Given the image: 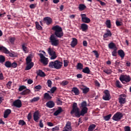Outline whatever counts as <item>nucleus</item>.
Wrapping results in <instances>:
<instances>
[{
  "mask_svg": "<svg viewBox=\"0 0 131 131\" xmlns=\"http://www.w3.org/2000/svg\"><path fill=\"white\" fill-rule=\"evenodd\" d=\"M81 21L83 23H90L91 22V19L86 17V14H81Z\"/></svg>",
  "mask_w": 131,
  "mask_h": 131,
  "instance_id": "nucleus-10",
  "label": "nucleus"
},
{
  "mask_svg": "<svg viewBox=\"0 0 131 131\" xmlns=\"http://www.w3.org/2000/svg\"><path fill=\"white\" fill-rule=\"evenodd\" d=\"M69 82L68 81L63 80L60 83L61 85H62V86H65V85H67Z\"/></svg>",
  "mask_w": 131,
  "mask_h": 131,
  "instance_id": "nucleus-46",
  "label": "nucleus"
},
{
  "mask_svg": "<svg viewBox=\"0 0 131 131\" xmlns=\"http://www.w3.org/2000/svg\"><path fill=\"white\" fill-rule=\"evenodd\" d=\"M52 81L51 80H48L47 81V85L49 88H52Z\"/></svg>",
  "mask_w": 131,
  "mask_h": 131,
  "instance_id": "nucleus-51",
  "label": "nucleus"
},
{
  "mask_svg": "<svg viewBox=\"0 0 131 131\" xmlns=\"http://www.w3.org/2000/svg\"><path fill=\"white\" fill-rule=\"evenodd\" d=\"M77 39L75 38H73L71 42V46L72 48H75V47L77 45Z\"/></svg>",
  "mask_w": 131,
  "mask_h": 131,
  "instance_id": "nucleus-16",
  "label": "nucleus"
},
{
  "mask_svg": "<svg viewBox=\"0 0 131 131\" xmlns=\"http://www.w3.org/2000/svg\"><path fill=\"white\" fill-rule=\"evenodd\" d=\"M77 69H78V70L83 69V64L80 62L78 63L77 65Z\"/></svg>",
  "mask_w": 131,
  "mask_h": 131,
  "instance_id": "nucleus-33",
  "label": "nucleus"
},
{
  "mask_svg": "<svg viewBox=\"0 0 131 131\" xmlns=\"http://www.w3.org/2000/svg\"><path fill=\"white\" fill-rule=\"evenodd\" d=\"M89 29V26L85 24H82L81 25V29L82 31L85 32Z\"/></svg>",
  "mask_w": 131,
  "mask_h": 131,
  "instance_id": "nucleus-19",
  "label": "nucleus"
},
{
  "mask_svg": "<svg viewBox=\"0 0 131 131\" xmlns=\"http://www.w3.org/2000/svg\"><path fill=\"white\" fill-rule=\"evenodd\" d=\"M40 58V62L41 63H42L43 65H48V63H49V59L48 58H46L42 53H39L38 54Z\"/></svg>",
  "mask_w": 131,
  "mask_h": 131,
  "instance_id": "nucleus-7",
  "label": "nucleus"
},
{
  "mask_svg": "<svg viewBox=\"0 0 131 131\" xmlns=\"http://www.w3.org/2000/svg\"><path fill=\"white\" fill-rule=\"evenodd\" d=\"M95 128H96V125L92 124L89 126L88 129L89 130L93 131L94 130V129H95Z\"/></svg>",
  "mask_w": 131,
  "mask_h": 131,
  "instance_id": "nucleus-38",
  "label": "nucleus"
},
{
  "mask_svg": "<svg viewBox=\"0 0 131 131\" xmlns=\"http://www.w3.org/2000/svg\"><path fill=\"white\" fill-rule=\"evenodd\" d=\"M40 113L38 111H36L33 114V119L35 122H38V120L40 119Z\"/></svg>",
  "mask_w": 131,
  "mask_h": 131,
  "instance_id": "nucleus-9",
  "label": "nucleus"
},
{
  "mask_svg": "<svg viewBox=\"0 0 131 131\" xmlns=\"http://www.w3.org/2000/svg\"><path fill=\"white\" fill-rule=\"evenodd\" d=\"M51 56V60H55V59H56V58H57V55L56 54V53H54V54L50 55Z\"/></svg>",
  "mask_w": 131,
  "mask_h": 131,
  "instance_id": "nucleus-55",
  "label": "nucleus"
},
{
  "mask_svg": "<svg viewBox=\"0 0 131 131\" xmlns=\"http://www.w3.org/2000/svg\"><path fill=\"white\" fill-rule=\"evenodd\" d=\"M24 90H26V86L21 85L18 89V91L19 92H22V91H23Z\"/></svg>",
  "mask_w": 131,
  "mask_h": 131,
  "instance_id": "nucleus-47",
  "label": "nucleus"
},
{
  "mask_svg": "<svg viewBox=\"0 0 131 131\" xmlns=\"http://www.w3.org/2000/svg\"><path fill=\"white\" fill-rule=\"evenodd\" d=\"M35 89L36 90H41V85H36V86L35 87Z\"/></svg>",
  "mask_w": 131,
  "mask_h": 131,
  "instance_id": "nucleus-64",
  "label": "nucleus"
},
{
  "mask_svg": "<svg viewBox=\"0 0 131 131\" xmlns=\"http://www.w3.org/2000/svg\"><path fill=\"white\" fill-rule=\"evenodd\" d=\"M123 117V115L120 112H117L113 117L112 119L115 121H118Z\"/></svg>",
  "mask_w": 131,
  "mask_h": 131,
  "instance_id": "nucleus-8",
  "label": "nucleus"
},
{
  "mask_svg": "<svg viewBox=\"0 0 131 131\" xmlns=\"http://www.w3.org/2000/svg\"><path fill=\"white\" fill-rule=\"evenodd\" d=\"M125 98L121 97L119 98V102L120 104H125Z\"/></svg>",
  "mask_w": 131,
  "mask_h": 131,
  "instance_id": "nucleus-30",
  "label": "nucleus"
},
{
  "mask_svg": "<svg viewBox=\"0 0 131 131\" xmlns=\"http://www.w3.org/2000/svg\"><path fill=\"white\" fill-rule=\"evenodd\" d=\"M124 131H130V127L128 126H125Z\"/></svg>",
  "mask_w": 131,
  "mask_h": 131,
  "instance_id": "nucleus-59",
  "label": "nucleus"
},
{
  "mask_svg": "<svg viewBox=\"0 0 131 131\" xmlns=\"http://www.w3.org/2000/svg\"><path fill=\"white\" fill-rule=\"evenodd\" d=\"M111 116H112V115L109 114L107 115V116H105L104 117V120H106V121H108L110 118H111Z\"/></svg>",
  "mask_w": 131,
  "mask_h": 131,
  "instance_id": "nucleus-41",
  "label": "nucleus"
},
{
  "mask_svg": "<svg viewBox=\"0 0 131 131\" xmlns=\"http://www.w3.org/2000/svg\"><path fill=\"white\" fill-rule=\"evenodd\" d=\"M43 99L45 100H51V99H52V96H51L49 93H46L44 94Z\"/></svg>",
  "mask_w": 131,
  "mask_h": 131,
  "instance_id": "nucleus-25",
  "label": "nucleus"
},
{
  "mask_svg": "<svg viewBox=\"0 0 131 131\" xmlns=\"http://www.w3.org/2000/svg\"><path fill=\"white\" fill-rule=\"evenodd\" d=\"M112 36V33L110 30H106V33H104L103 35L104 38H107V37H111Z\"/></svg>",
  "mask_w": 131,
  "mask_h": 131,
  "instance_id": "nucleus-14",
  "label": "nucleus"
},
{
  "mask_svg": "<svg viewBox=\"0 0 131 131\" xmlns=\"http://www.w3.org/2000/svg\"><path fill=\"white\" fill-rule=\"evenodd\" d=\"M118 54L122 59L124 58V56H125V53H124V51L122 50H119L118 51Z\"/></svg>",
  "mask_w": 131,
  "mask_h": 131,
  "instance_id": "nucleus-17",
  "label": "nucleus"
},
{
  "mask_svg": "<svg viewBox=\"0 0 131 131\" xmlns=\"http://www.w3.org/2000/svg\"><path fill=\"white\" fill-rule=\"evenodd\" d=\"M52 29L55 32L54 34L51 35L49 38V42L54 47H58V46H59V41L56 37L58 38H62L64 36V32H63L62 27L58 25L53 27Z\"/></svg>",
  "mask_w": 131,
  "mask_h": 131,
  "instance_id": "nucleus-1",
  "label": "nucleus"
},
{
  "mask_svg": "<svg viewBox=\"0 0 131 131\" xmlns=\"http://www.w3.org/2000/svg\"><path fill=\"white\" fill-rule=\"evenodd\" d=\"M56 90H57V88L55 86H54L51 88V89L50 90V92L51 94H54V93H55V92H56Z\"/></svg>",
  "mask_w": 131,
  "mask_h": 131,
  "instance_id": "nucleus-48",
  "label": "nucleus"
},
{
  "mask_svg": "<svg viewBox=\"0 0 131 131\" xmlns=\"http://www.w3.org/2000/svg\"><path fill=\"white\" fill-rule=\"evenodd\" d=\"M0 51H2L5 54H9V56L11 58H14V57H17V53L14 52H10L4 46H0Z\"/></svg>",
  "mask_w": 131,
  "mask_h": 131,
  "instance_id": "nucleus-5",
  "label": "nucleus"
},
{
  "mask_svg": "<svg viewBox=\"0 0 131 131\" xmlns=\"http://www.w3.org/2000/svg\"><path fill=\"white\" fill-rule=\"evenodd\" d=\"M27 66L26 67V70H30V69L31 68H32V67H33L34 63H33V62H31L29 64H27Z\"/></svg>",
  "mask_w": 131,
  "mask_h": 131,
  "instance_id": "nucleus-26",
  "label": "nucleus"
},
{
  "mask_svg": "<svg viewBox=\"0 0 131 131\" xmlns=\"http://www.w3.org/2000/svg\"><path fill=\"white\" fill-rule=\"evenodd\" d=\"M39 126H40L41 128H42V127H43V123H42V120H39Z\"/></svg>",
  "mask_w": 131,
  "mask_h": 131,
  "instance_id": "nucleus-56",
  "label": "nucleus"
},
{
  "mask_svg": "<svg viewBox=\"0 0 131 131\" xmlns=\"http://www.w3.org/2000/svg\"><path fill=\"white\" fill-rule=\"evenodd\" d=\"M31 118H32V114H31V113H29L27 116V119L28 120L30 121Z\"/></svg>",
  "mask_w": 131,
  "mask_h": 131,
  "instance_id": "nucleus-52",
  "label": "nucleus"
},
{
  "mask_svg": "<svg viewBox=\"0 0 131 131\" xmlns=\"http://www.w3.org/2000/svg\"><path fill=\"white\" fill-rule=\"evenodd\" d=\"M17 63L14 62L13 63H11V67H12L13 68H16V67H17Z\"/></svg>",
  "mask_w": 131,
  "mask_h": 131,
  "instance_id": "nucleus-60",
  "label": "nucleus"
},
{
  "mask_svg": "<svg viewBox=\"0 0 131 131\" xmlns=\"http://www.w3.org/2000/svg\"><path fill=\"white\" fill-rule=\"evenodd\" d=\"M116 86H117V88H121V85H120V81H119V80L116 81Z\"/></svg>",
  "mask_w": 131,
  "mask_h": 131,
  "instance_id": "nucleus-49",
  "label": "nucleus"
},
{
  "mask_svg": "<svg viewBox=\"0 0 131 131\" xmlns=\"http://www.w3.org/2000/svg\"><path fill=\"white\" fill-rule=\"evenodd\" d=\"M6 61V58L4 55H0V63H4Z\"/></svg>",
  "mask_w": 131,
  "mask_h": 131,
  "instance_id": "nucleus-44",
  "label": "nucleus"
},
{
  "mask_svg": "<svg viewBox=\"0 0 131 131\" xmlns=\"http://www.w3.org/2000/svg\"><path fill=\"white\" fill-rule=\"evenodd\" d=\"M40 99V97H34L30 100V102L33 103L34 102H37L38 101H39Z\"/></svg>",
  "mask_w": 131,
  "mask_h": 131,
  "instance_id": "nucleus-35",
  "label": "nucleus"
},
{
  "mask_svg": "<svg viewBox=\"0 0 131 131\" xmlns=\"http://www.w3.org/2000/svg\"><path fill=\"white\" fill-rule=\"evenodd\" d=\"M79 106L80 107V108L81 109V116H84V115L88 113V108L86 107V106H88L86 101H82L80 104H79Z\"/></svg>",
  "mask_w": 131,
  "mask_h": 131,
  "instance_id": "nucleus-4",
  "label": "nucleus"
},
{
  "mask_svg": "<svg viewBox=\"0 0 131 131\" xmlns=\"http://www.w3.org/2000/svg\"><path fill=\"white\" fill-rule=\"evenodd\" d=\"M31 61H32V59H31V57L30 56H28L26 58V62L27 64H29L31 63Z\"/></svg>",
  "mask_w": 131,
  "mask_h": 131,
  "instance_id": "nucleus-45",
  "label": "nucleus"
},
{
  "mask_svg": "<svg viewBox=\"0 0 131 131\" xmlns=\"http://www.w3.org/2000/svg\"><path fill=\"white\" fill-rule=\"evenodd\" d=\"M81 90L82 91V93L84 94V95H86V94L90 92V88L88 87H85L84 88H82Z\"/></svg>",
  "mask_w": 131,
  "mask_h": 131,
  "instance_id": "nucleus-28",
  "label": "nucleus"
},
{
  "mask_svg": "<svg viewBox=\"0 0 131 131\" xmlns=\"http://www.w3.org/2000/svg\"><path fill=\"white\" fill-rule=\"evenodd\" d=\"M116 24L117 26H121L122 25V22L116 20Z\"/></svg>",
  "mask_w": 131,
  "mask_h": 131,
  "instance_id": "nucleus-54",
  "label": "nucleus"
},
{
  "mask_svg": "<svg viewBox=\"0 0 131 131\" xmlns=\"http://www.w3.org/2000/svg\"><path fill=\"white\" fill-rule=\"evenodd\" d=\"M35 24L36 25V28L38 30H41L42 29V27L40 26V25H39V23H38V21H36L35 23Z\"/></svg>",
  "mask_w": 131,
  "mask_h": 131,
  "instance_id": "nucleus-31",
  "label": "nucleus"
},
{
  "mask_svg": "<svg viewBox=\"0 0 131 131\" xmlns=\"http://www.w3.org/2000/svg\"><path fill=\"white\" fill-rule=\"evenodd\" d=\"M104 95L111 96L110 95V92L108 91V90H106L104 91Z\"/></svg>",
  "mask_w": 131,
  "mask_h": 131,
  "instance_id": "nucleus-53",
  "label": "nucleus"
},
{
  "mask_svg": "<svg viewBox=\"0 0 131 131\" xmlns=\"http://www.w3.org/2000/svg\"><path fill=\"white\" fill-rule=\"evenodd\" d=\"M9 40L11 43H14V41H15V40H16V38L11 37V38H10Z\"/></svg>",
  "mask_w": 131,
  "mask_h": 131,
  "instance_id": "nucleus-58",
  "label": "nucleus"
},
{
  "mask_svg": "<svg viewBox=\"0 0 131 131\" xmlns=\"http://www.w3.org/2000/svg\"><path fill=\"white\" fill-rule=\"evenodd\" d=\"M72 92H73L76 96L79 95V90L76 87H74L72 90Z\"/></svg>",
  "mask_w": 131,
  "mask_h": 131,
  "instance_id": "nucleus-22",
  "label": "nucleus"
},
{
  "mask_svg": "<svg viewBox=\"0 0 131 131\" xmlns=\"http://www.w3.org/2000/svg\"><path fill=\"white\" fill-rule=\"evenodd\" d=\"M66 127L67 128V129H69V130H71V122H70V121H68L67 122Z\"/></svg>",
  "mask_w": 131,
  "mask_h": 131,
  "instance_id": "nucleus-34",
  "label": "nucleus"
},
{
  "mask_svg": "<svg viewBox=\"0 0 131 131\" xmlns=\"http://www.w3.org/2000/svg\"><path fill=\"white\" fill-rule=\"evenodd\" d=\"M46 106L48 108H54L55 107V103L53 101H49L47 102Z\"/></svg>",
  "mask_w": 131,
  "mask_h": 131,
  "instance_id": "nucleus-15",
  "label": "nucleus"
},
{
  "mask_svg": "<svg viewBox=\"0 0 131 131\" xmlns=\"http://www.w3.org/2000/svg\"><path fill=\"white\" fill-rule=\"evenodd\" d=\"M5 66H6L7 68H11V67H12V63L10 61H7L5 62Z\"/></svg>",
  "mask_w": 131,
  "mask_h": 131,
  "instance_id": "nucleus-32",
  "label": "nucleus"
},
{
  "mask_svg": "<svg viewBox=\"0 0 131 131\" xmlns=\"http://www.w3.org/2000/svg\"><path fill=\"white\" fill-rule=\"evenodd\" d=\"M76 117L79 118L81 116V112H79V108L77 106V103L74 102L73 104L72 110L71 111V114H74Z\"/></svg>",
  "mask_w": 131,
  "mask_h": 131,
  "instance_id": "nucleus-2",
  "label": "nucleus"
},
{
  "mask_svg": "<svg viewBox=\"0 0 131 131\" xmlns=\"http://www.w3.org/2000/svg\"><path fill=\"white\" fill-rule=\"evenodd\" d=\"M10 113H12V111L10 109H7L5 111L4 114V118H8L9 116L10 115Z\"/></svg>",
  "mask_w": 131,
  "mask_h": 131,
  "instance_id": "nucleus-13",
  "label": "nucleus"
},
{
  "mask_svg": "<svg viewBox=\"0 0 131 131\" xmlns=\"http://www.w3.org/2000/svg\"><path fill=\"white\" fill-rule=\"evenodd\" d=\"M37 74L38 76H40V77H45L46 76V74L41 70H39L37 72Z\"/></svg>",
  "mask_w": 131,
  "mask_h": 131,
  "instance_id": "nucleus-21",
  "label": "nucleus"
},
{
  "mask_svg": "<svg viewBox=\"0 0 131 131\" xmlns=\"http://www.w3.org/2000/svg\"><path fill=\"white\" fill-rule=\"evenodd\" d=\"M13 106L16 108H21L22 107V102L20 99H17L13 102Z\"/></svg>",
  "mask_w": 131,
  "mask_h": 131,
  "instance_id": "nucleus-11",
  "label": "nucleus"
},
{
  "mask_svg": "<svg viewBox=\"0 0 131 131\" xmlns=\"http://www.w3.org/2000/svg\"><path fill=\"white\" fill-rule=\"evenodd\" d=\"M108 48L109 49H111V50H113V49H117L116 48V45H115V43H113V42L108 44Z\"/></svg>",
  "mask_w": 131,
  "mask_h": 131,
  "instance_id": "nucleus-27",
  "label": "nucleus"
},
{
  "mask_svg": "<svg viewBox=\"0 0 131 131\" xmlns=\"http://www.w3.org/2000/svg\"><path fill=\"white\" fill-rule=\"evenodd\" d=\"M21 49L25 53H27L28 52V50H27V43L24 42L21 45Z\"/></svg>",
  "mask_w": 131,
  "mask_h": 131,
  "instance_id": "nucleus-18",
  "label": "nucleus"
},
{
  "mask_svg": "<svg viewBox=\"0 0 131 131\" xmlns=\"http://www.w3.org/2000/svg\"><path fill=\"white\" fill-rule=\"evenodd\" d=\"M12 82L11 81H8L7 83V86L8 88H11V85H12Z\"/></svg>",
  "mask_w": 131,
  "mask_h": 131,
  "instance_id": "nucleus-62",
  "label": "nucleus"
},
{
  "mask_svg": "<svg viewBox=\"0 0 131 131\" xmlns=\"http://www.w3.org/2000/svg\"><path fill=\"white\" fill-rule=\"evenodd\" d=\"M62 112H63V110H62V107H58V109L54 112V115H55V116H58V115L60 114V113H62Z\"/></svg>",
  "mask_w": 131,
  "mask_h": 131,
  "instance_id": "nucleus-20",
  "label": "nucleus"
},
{
  "mask_svg": "<svg viewBox=\"0 0 131 131\" xmlns=\"http://www.w3.org/2000/svg\"><path fill=\"white\" fill-rule=\"evenodd\" d=\"M93 53L95 54V55L96 56V58H99V53H98V51L94 50L93 51Z\"/></svg>",
  "mask_w": 131,
  "mask_h": 131,
  "instance_id": "nucleus-57",
  "label": "nucleus"
},
{
  "mask_svg": "<svg viewBox=\"0 0 131 131\" xmlns=\"http://www.w3.org/2000/svg\"><path fill=\"white\" fill-rule=\"evenodd\" d=\"M119 80L122 83H127L131 80V78L129 75H121L119 77Z\"/></svg>",
  "mask_w": 131,
  "mask_h": 131,
  "instance_id": "nucleus-6",
  "label": "nucleus"
},
{
  "mask_svg": "<svg viewBox=\"0 0 131 131\" xmlns=\"http://www.w3.org/2000/svg\"><path fill=\"white\" fill-rule=\"evenodd\" d=\"M103 72H104V73H106V74H108L109 75L111 74V73H112V71H111V70L110 69H105L103 70Z\"/></svg>",
  "mask_w": 131,
  "mask_h": 131,
  "instance_id": "nucleus-39",
  "label": "nucleus"
},
{
  "mask_svg": "<svg viewBox=\"0 0 131 131\" xmlns=\"http://www.w3.org/2000/svg\"><path fill=\"white\" fill-rule=\"evenodd\" d=\"M28 94H30V90L27 89L20 93L21 96H26V95H28Z\"/></svg>",
  "mask_w": 131,
  "mask_h": 131,
  "instance_id": "nucleus-24",
  "label": "nucleus"
},
{
  "mask_svg": "<svg viewBox=\"0 0 131 131\" xmlns=\"http://www.w3.org/2000/svg\"><path fill=\"white\" fill-rule=\"evenodd\" d=\"M48 52L50 56H52V55H54V54H56V52L54 51V50L51 48H48Z\"/></svg>",
  "mask_w": 131,
  "mask_h": 131,
  "instance_id": "nucleus-29",
  "label": "nucleus"
},
{
  "mask_svg": "<svg viewBox=\"0 0 131 131\" xmlns=\"http://www.w3.org/2000/svg\"><path fill=\"white\" fill-rule=\"evenodd\" d=\"M59 128L58 126H55V127L52 128V131L59 130Z\"/></svg>",
  "mask_w": 131,
  "mask_h": 131,
  "instance_id": "nucleus-63",
  "label": "nucleus"
},
{
  "mask_svg": "<svg viewBox=\"0 0 131 131\" xmlns=\"http://www.w3.org/2000/svg\"><path fill=\"white\" fill-rule=\"evenodd\" d=\"M43 21H45L47 25H50L52 24V22H53L52 18L49 16L44 17Z\"/></svg>",
  "mask_w": 131,
  "mask_h": 131,
  "instance_id": "nucleus-12",
  "label": "nucleus"
},
{
  "mask_svg": "<svg viewBox=\"0 0 131 131\" xmlns=\"http://www.w3.org/2000/svg\"><path fill=\"white\" fill-rule=\"evenodd\" d=\"M82 71L83 73H86V74H90V73H91V70H90V68L88 67L83 69Z\"/></svg>",
  "mask_w": 131,
  "mask_h": 131,
  "instance_id": "nucleus-23",
  "label": "nucleus"
},
{
  "mask_svg": "<svg viewBox=\"0 0 131 131\" xmlns=\"http://www.w3.org/2000/svg\"><path fill=\"white\" fill-rule=\"evenodd\" d=\"M57 105H62L63 104V102L61 101L60 98H57V102H56Z\"/></svg>",
  "mask_w": 131,
  "mask_h": 131,
  "instance_id": "nucleus-50",
  "label": "nucleus"
},
{
  "mask_svg": "<svg viewBox=\"0 0 131 131\" xmlns=\"http://www.w3.org/2000/svg\"><path fill=\"white\" fill-rule=\"evenodd\" d=\"M19 125H21L23 126V125H26V122H25L23 120H20L18 122Z\"/></svg>",
  "mask_w": 131,
  "mask_h": 131,
  "instance_id": "nucleus-43",
  "label": "nucleus"
},
{
  "mask_svg": "<svg viewBox=\"0 0 131 131\" xmlns=\"http://www.w3.org/2000/svg\"><path fill=\"white\" fill-rule=\"evenodd\" d=\"M86 8V6H85L84 4H80L79 5V10H80V11H83V10H84Z\"/></svg>",
  "mask_w": 131,
  "mask_h": 131,
  "instance_id": "nucleus-36",
  "label": "nucleus"
},
{
  "mask_svg": "<svg viewBox=\"0 0 131 131\" xmlns=\"http://www.w3.org/2000/svg\"><path fill=\"white\" fill-rule=\"evenodd\" d=\"M111 96H109L108 95H104L103 96L102 99L104 100V101H109L110 99H111Z\"/></svg>",
  "mask_w": 131,
  "mask_h": 131,
  "instance_id": "nucleus-40",
  "label": "nucleus"
},
{
  "mask_svg": "<svg viewBox=\"0 0 131 131\" xmlns=\"http://www.w3.org/2000/svg\"><path fill=\"white\" fill-rule=\"evenodd\" d=\"M50 68H55V69H61L62 68V62L59 60L51 61L49 64Z\"/></svg>",
  "mask_w": 131,
  "mask_h": 131,
  "instance_id": "nucleus-3",
  "label": "nucleus"
},
{
  "mask_svg": "<svg viewBox=\"0 0 131 131\" xmlns=\"http://www.w3.org/2000/svg\"><path fill=\"white\" fill-rule=\"evenodd\" d=\"M63 63L64 67H67V66H68V61L67 60H64Z\"/></svg>",
  "mask_w": 131,
  "mask_h": 131,
  "instance_id": "nucleus-61",
  "label": "nucleus"
},
{
  "mask_svg": "<svg viewBox=\"0 0 131 131\" xmlns=\"http://www.w3.org/2000/svg\"><path fill=\"white\" fill-rule=\"evenodd\" d=\"M105 25L107 28H111V20L108 19L105 21Z\"/></svg>",
  "mask_w": 131,
  "mask_h": 131,
  "instance_id": "nucleus-37",
  "label": "nucleus"
},
{
  "mask_svg": "<svg viewBox=\"0 0 131 131\" xmlns=\"http://www.w3.org/2000/svg\"><path fill=\"white\" fill-rule=\"evenodd\" d=\"M112 55L113 57H116L117 56V48H116L112 52Z\"/></svg>",
  "mask_w": 131,
  "mask_h": 131,
  "instance_id": "nucleus-42",
  "label": "nucleus"
}]
</instances>
